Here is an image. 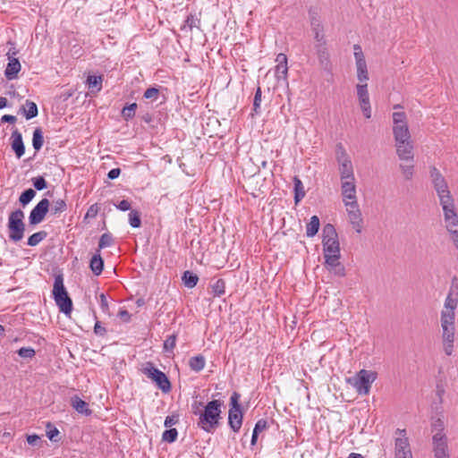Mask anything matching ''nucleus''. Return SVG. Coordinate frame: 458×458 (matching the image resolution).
<instances>
[{
  "label": "nucleus",
  "mask_w": 458,
  "mask_h": 458,
  "mask_svg": "<svg viewBox=\"0 0 458 458\" xmlns=\"http://www.w3.org/2000/svg\"><path fill=\"white\" fill-rule=\"evenodd\" d=\"M221 406L220 400H212L204 406L202 411H193L195 415H199L198 427L207 433H213L220 425Z\"/></svg>",
  "instance_id": "f257e3e1"
},
{
  "label": "nucleus",
  "mask_w": 458,
  "mask_h": 458,
  "mask_svg": "<svg viewBox=\"0 0 458 458\" xmlns=\"http://www.w3.org/2000/svg\"><path fill=\"white\" fill-rule=\"evenodd\" d=\"M322 245L324 258L330 255H341L340 243L338 234L335 226L328 223L326 224L322 230Z\"/></svg>",
  "instance_id": "f03ea898"
},
{
  "label": "nucleus",
  "mask_w": 458,
  "mask_h": 458,
  "mask_svg": "<svg viewBox=\"0 0 458 458\" xmlns=\"http://www.w3.org/2000/svg\"><path fill=\"white\" fill-rule=\"evenodd\" d=\"M377 372L360 369L355 376L347 378V383L352 386L359 394H369L371 384L377 379Z\"/></svg>",
  "instance_id": "7ed1b4c3"
},
{
  "label": "nucleus",
  "mask_w": 458,
  "mask_h": 458,
  "mask_svg": "<svg viewBox=\"0 0 458 458\" xmlns=\"http://www.w3.org/2000/svg\"><path fill=\"white\" fill-rule=\"evenodd\" d=\"M24 212L21 209H15L9 214L8 231L9 239L14 242L21 241L24 236L25 224L23 222Z\"/></svg>",
  "instance_id": "20e7f679"
},
{
  "label": "nucleus",
  "mask_w": 458,
  "mask_h": 458,
  "mask_svg": "<svg viewBox=\"0 0 458 458\" xmlns=\"http://www.w3.org/2000/svg\"><path fill=\"white\" fill-rule=\"evenodd\" d=\"M142 373L151 379L163 393L166 394L171 391L172 385L168 377L165 373L156 368L151 361L144 364Z\"/></svg>",
  "instance_id": "39448f33"
},
{
  "label": "nucleus",
  "mask_w": 458,
  "mask_h": 458,
  "mask_svg": "<svg viewBox=\"0 0 458 458\" xmlns=\"http://www.w3.org/2000/svg\"><path fill=\"white\" fill-rule=\"evenodd\" d=\"M240 397L239 393L233 392L230 398L228 424L233 432H238L242 425L243 411L239 403Z\"/></svg>",
  "instance_id": "423d86ee"
},
{
  "label": "nucleus",
  "mask_w": 458,
  "mask_h": 458,
  "mask_svg": "<svg viewBox=\"0 0 458 458\" xmlns=\"http://www.w3.org/2000/svg\"><path fill=\"white\" fill-rule=\"evenodd\" d=\"M439 200L444 210L445 220L447 223L446 227L457 226L458 216L455 212L454 199L450 192L439 196Z\"/></svg>",
  "instance_id": "0eeeda50"
},
{
  "label": "nucleus",
  "mask_w": 458,
  "mask_h": 458,
  "mask_svg": "<svg viewBox=\"0 0 458 458\" xmlns=\"http://www.w3.org/2000/svg\"><path fill=\"white\" fill-rule=\"evenodd\" d=\"M49 208L50 201L46 198L42 199L30 211L29 216V225L35 226L40 224L48 213Z\"/></svg>",
  "instance_id": "6e6552de"
},
{
  "label": "nucleus",
  "mask_w": 458,
  "mask_h": 458,
  "mask_svg": "<svg viewBox=\"0 0 458 458\" xmlns=\"http://www.w3.org/2000/svg\"><path fill=\"white\" fill-rule=\"evenodd\" d=\"M432 445L434 458H450L445 434L435 433L432 437Z\"/></svg>",
  "instance_id": "1a4fd4ad"
},
{
  "label": "nucleus",
  "mask_w": 458,
  "mask_h": 458,
  "mask_svg": "<svg viewBox=\"0 0 458 458\" xmlns=\"http://www.w3.org/2000/svg\"><path fill=\"white\" fill-rule=\"evenodd\" d=\"M341 255H328L325 257L324 267L336 276L343 277L346 275L344 266L339 261Z\"/></svg>",
  "instance_id": "9d476101"
},
{
  "label": "nucleus",
  "mask_w": 458,
  "mask_h": 458,
  "mask_svg": "<svg viewBox=\"0 0 458 458\" xmlns=\"http://www.w3.org/2000/svg\"><path fill=\"white\" fill-rule=\"evenodd\" d=\"M429 174L438 197L450 192L445 179L436 166L430 167Z\"/></svg>",
  "instance_id": "9b49d317"
},
{
  "label": "nucleus",
  "mask_w": 458,
  "mask_h": 458,
  "mask_svg": "<svg viewBox=\"0 0 458 458\" xmlns=\"http://www.w3.org/2000/svg\"><path fill=\"white\" fill-rule=\"evenodd\" d=\"M368 85L367 84H358L357 85V96L359 98L360 106L362 110V113L366 118L371 117V108L368 92Z\"/></svg>",
  "instance_id": "f8f14e48"
},
{
  "label": "nucleus",
  "mask_w": 458,
  "mask_h": 458,
  "mask_svg": "<svg viewBox=\"0 0 458 458\" xmlns=\"http://www.w3.org/2000/svg\"><path fill=\"white\" fill-rule=\"evenodd\" d=\"M394 458H413L408 437L395 438Z\"/></svg>",
  "instance_id": "ddd939ff"
},
{
  "label": "nucleus",
  "mask_w": 458,
  "mask_h": 458,
  "mask_svg": "<svg viewBox=\"0 0 458 458\" xmlns=\"http://www.w3.org/2000/svg\"><path fill=\"white\" fill-rule=\"evenodd\" d=\"M455 327H442V339L444 352L447 356L452 355L454 351Z\"/></svg>",
  "instance_id": "4468645a"
},
{
  "label": "nucleus",
  "mask_w": 458,
  "mask_h": 458,
  "mask_svg": "<svg viewBox=\"0 0 458 458\" xmlns=\"http://www.w3.org/2000/svg\"><path fill=\"white\" fill-rule=\"evenodd\" d=\"M16 51L12 53H8V64L4 71V76L7 80L12 81L17 78L18 73L21 71V64L18 58H15L13 55H16Z\"/></svg>",
  "instance_id": "2eb2a0df"
},
{
  "label": "nucleus",
  "mask_w": 458,
  "mask_h": 458,
  "mask_svg": "<svg viewBox=\"0 0 458 458\" xmlns=\"http://www.w3.org/2000/svg\"><path fill=\"white\" fill-rule=\"evenodd\" d=\"M11 147L17 158H21L25 153V145L23 143L22 135L15 129L12 132Z\"/></svg>",
  "instance_id": "dca6fc26"
},
{
  "label": "nucleus",
  "mask_w": 458,
  "mask_h": 458,
  "mask_svg": "<svg viewBox=\"0 0 458 458\" xmlns=\"http://www.w3.org/2000/svg\"><path fill=\"white\" fill-rule=\"evenodd\" d=\"M396 153L402 160H413V144L411 140L403 141V144L395 143Z\"/></svg>",
  "instance_id": "f3484780"
},
{
  "label": "nucleus",
  "mask_w": 458,
  "mask_h": 458,
  "mask_svg": "<svg viewBox=\"0 0 458 458\" xmlns=\"http://www.w3.org/2000/svg\"><path fill=\"white\" fill-rule=\"evenodd\" d=\"M393 133L395 143L403 144V141L411 140V134L407 124L394 125Z\"/></svg>",
  "instance_id": "a211bd4d"
},
{
  "label": "nucleus",
  "mask_w": 458,
  "mask_h": 458,
  "mask_svg": "<svg viewBox=\"0 0 458 458\" xmlns=\"http://www.w3.org/2000/svg\"><path fill=\"white\" fill-rule=\"evenodd\" d=\"M276 61L277 62V65L276 67V76L278 80L286 79L288 72L287 66V56L286 55L280 53L277 55Z\"/></svg>",
  "instance_id": "6ab92c4d"
},
{
  "label": "nucleus",
  "mask_w": 458,
  "mask_h": 458,
  "mask_svg": "<svg viewBox=\"0 0 458 458\" xmlns=\"http://www.w3.org/2000/svg\"><path fill=\"white\" fill-rule=\"evenodd\" d=\"M52 293L55 301L68 294L64 284V276L62 274H58L55 276Z\"/></svg>",
  "instance_id": "aec40b11"
},
{
  "label": "nucleus",
  "mask_w": 458,
  "mask_h": 458,
  "mask_svg": "<svg viewBox=\"0 0 458 458\" xmlns=\"http://www.w3.org/2000/svg\"><path fill=\"white\" fill-rule=\"evenodd\" d=\"M315 48L317 51L318 58L322 68L328 70L330 66L329 54L326 47V44H316Z\"/></svg>",
  "instance_id": "412c9836"
},
{
  "label": "nucleus",
  "mask_w": 458,
  "mask_h": 458,
  "mask_svg": "<svg viewBox=\"0 0 458 458\" xmlns=\"http://www.w3.org/2000/svg\"><path fill=\"white\" fill-rule=\"evenodd\" d=\"M342 195L344 198V201H346L347 199H356V186L354 184V181H342Z\"/></svg>",
  "instance_id": "4be33fe9"
},
{
  "label": "nucleus",
  "mask_w": 458,
  "mask_h": 458,
  "mask_svg": "<svg viewBox=\"0 0 458 458\" xmlns=\"http://www.w3.org/2000/svg\"><path fill=\"white\" fill-rule=\"evenodd\" d=\"M89 268L95 276L102 274L104 269V259L100 255L99 250L92 256L89 261Z\"/></svg>",
  "instance_id": "5701e85b"
},
{
  "label": "nucleus",
  "mask_w": 458,
  "mask_h": 458,
  "mask_svg": "<svg viewBox=\"0 0 458 458\" xmlns=\"http://www.w3.org/2000/svg\"><path fill=\"white\" fill-rule=\"evenodd\" d=\"M71 405L79 413L89 416L92 411L89 408V403L81 399L78 395H74L71 398Z\"/></svg>",
  "instance_id": "b1692460"
},
{
  "label": "nucleus",
  "mask_w": 458,
  "mask_h": 458,
  "mask_svg": "<svg viewBox=\"0 0 458 458\" xmlns=\"http://www.w3.org/2000/svg\"><path fill=\"white\" fill-rule=\"evenodd\" d=\"M20 111L24 114L27 120L35 118L38 114L37 104L29 99H27L25 105L20 108Z\"/></svg>",
  "instance_id": "393cba45"
},
{
  "label": "nucleus",
  "mask_w": 458,
  "mask_h": 458,
  "mask_svg": "<svg viewBox=\"0 0 458 458\" xmlns=\"http://www.w3.org/2000/svg\"><path fill=\"white\" fill-rule=\"evenodd\" d=\"M104 80L103 75H90L89 74L87 77L86 83L89 87V89L94 93V92H99L102 89V82Z\"/></svg>",
  "instance_id": "a878e982"
},
{
  "label": "nucleus",
  "mask_w": 458,
  "mask_h": 458,
  "mask_svg": "<svg viewBox=\"0 0 458 458\" xmlns=\"http://www.w3.org/2000/svg\"><path fill=\"white\" fill-rule=\"evenodd\" d=\"M59 310L65 315H70L72 310V301L69 294L63 296L55 301Z\"/></svg>",
  "instance_id": "bb28decb"
},
{
  "label": "nucleus",
  "mask_w": 458,
  "mask_h": 458,
  "mask_svg": "<svg viewBox=\"0 0 458 458\" xmlns=\"http://www.w3.org/2000/svg\"><path fill=\"white\" fill-rule=\"evenodd\" d=\"M348 217L356 232L361 233L363 219L360 210H351L348 213Z\"/></svg>",
  "instance_id": "cd10ccee"
},
{
  "label": "nucleus",
  "mask_w": 458,
  "mask_h": 458,
  "mask_svg": "<svg viewBox=\"0 0 458 458\" xmlns=\"http://www.w3.org/2000/svg\"><path fill=\"white\" fill-rule=\"evenodd\" d=\"M182 281L186 287L193 288L197 285L199 282V276L192 271L186 270L183 272L182 276Z\"/></svg>",
  "instance_id": "c85d7f7f"
},
{
  "label": "nucleus",
  "mask_w": 458,
  "mask_h": 458,
  "mask_svg": "<svg viewBox=\"0 0 458 458\" xmlns=\"http://www.w3.org/2000/svg\"><path fill=\"white\" fill-rule=\"evenodd\" d=\"M206 365L205 357L201 354L191 357L189 360V366L191 370L195 372L201 371Z\"/></svg>",
  "instance_id": "c756f323"
},
{
  "label": "nucleus",
  "mask_w": 458,
  "mask_h": 458,
  "mask_svg": "<svg viewBox=\"0 0 458 458\" xmlns=\"http://www.w3.org/2000/svg\"><path fill=\"white\" fill-rule=\"evenodd\" d=\"M320 227V221L318 216H312L310 223L307 224L306 226V235L308 237H314Z\"/></svg>",
  "instance_id": "7c9ffc66"
},
{
  "label": "nucleus",
  "mask_w": 458,
  "mask_h": 458,
  "mask_svg": "<svg viewBox=\"0 0 458 458\" xmlns=\"http://www.w3.org/2000/svg\"><path fill=\"white\" fill-rule=\"evenodd\" d=\"M335 158L338 162L339 165L342 164L352 163L350 157L346 153L345 148H344L342 143H337L335 147Z\"/></svg>",
  "instance_id": "2f4dec72"
},
{
  "label": "nucleus",
  "mask_w": 458,
  "mask_h": 458,
  "mask_svg": "<svg viewBox=\"0 0 458 458\" xmlns=\"http://www.w3.org/2000/svg\"><path fill=\"white\" fill-rule=\"evenodd\" d=\"M444 419H445V416L444 417L431 416V423H430L431 432L445 434L444 432L445 427Z\"/></svg>",
  "instance_id": "473e14b6"
},
{
  "label": "nucleus",
  "mask_w": 458,
  "mask_h": 458,
  "mask_svg": "<svg viewBox=\"0 0 458 458\" xmlns=\"http://www.w3.org/2000/svg\"><path fill=\"white\" fill-rule=\"evenodd\" d=\"M339 172H340V175H341V181H344V180L354 181L352 163L342 164L341 165H339Z\"/></svg>",
  "instance_id": "72a5a7b5"
},
{
  "label": "nucleus",
  "mask_w": 458,
  "mask_h": 458,
  "mask_svg": "<svg viewBox=\"0 0 458 458\" xmlns=\"http://www.w3.org/2000/svg\"><path fill=\"white\" fill-rule=\"evenodd\" d=\"M293 184H294V202L298 204L305 196V191L303 188V184L301 181L297 177H293Z\"/></svg>",
  "instance_id": "f704fd0d"
},
{
  "label": "nucleus",
  "mask_w": 458,
  "mask_h": 458,
  "mask_svg": "<svg viewBox=\"0 0 458 458\" xmlns=\"http://www.w3.org/2000/svg\"><path fill=\"white\" fill-rule=\"evenodd\" d=\"M44 144L43 131L40 127L34 130L32 135V146L36 152L39 151Z\"/></svg>",
  "instance_id": "c9c22d12"
},
{
  "label": "nucleus",
  "mask_w": 458,
  "mask_h": 458,
  "mask_svg": "<svg viewBox=\"0 0 458 458\" xmlns=\"http://www.w3.org/2000/svg\"><path fill=\"white\" fill-rule=\"evenodd\" d=\"M455 320V312L453 310H442L441 311V327H454Z\"/></svg>",
  "instance_id": "e433bc0d"
},
{
  "label": "nucleus",
  "mask_w": 458,
  "mask_h": 458,
  "mask_svg": "<svg viewBox=\"0 0 458 458\" xmlns=\"http://www.w3.org/2000/svg\"><path fill=\"white\" fill-rule=\"evenodd\" d=\"M36 191L29 188L21 192L19 197V203L22 208H25L36 196Z\"/></svg>",
  "instance_id": "4c0bfd02"
},
{
  "label": "nucleus",
  "mask_w": 458,
  "mask_h": 458,
  "mask_svg": "<svg viewBox=\"0 0 458 458\" xmlns=\"http://www.w3.org/2000/svg\"><path fill=\"white\" fill-rule=\"evenodd\" d=\"M309 17L311 29L317 30L319 26H322L320 15L317 7H310L309 9Z\"/></svg>",
  "instance_id": "58836bf2"
},
{
  "label": "nucleus",
  "mask_w": 458,
  "mask_h": 458,
  "mask_svg": "<svg viewBox=\"0 0 458 458\" xmlns=\"http://www.w3.org/2000/svg\"><path fill=\"white\" fill-rule=\"evenodd\" d=\"M47 236V233L46 231L37 232L28 238L27 244L31 247L37 246L41 241L46 239Z\"/></svg>",
  "instance_id": "ea45409f"
},
{
  "label": "nucleus",
  "mask_w": 458,
  "mask_h": 458,
  "mask_svg": "<svg viewBox=\"0 0 458 458\" xmlns=\"http://www.w3.org/2000/svg\"><path fill=\"white\" fill-rule=\"evenodd\" d=\"M47 437L51 440L52 442H58L60 441V431L51 423L47 422Z\"/></svg>",
  "instance_id": "a19ab883"
},
{
  "label": "nucleus",
  "mask_w": 458,
  "mask_h": 458,
  "mask_svg": "<svg viewBox=\"0 0 458 458\" xmlns=\"http://www.w3.org/2000/svg\"><path fill=\"white\" fill-rule=\"evenodd\" d=\"M129 223H130L131 226L133 228L140 227L141 226L140 212L136 209L131 210V212L129 214Z\"/></svg>",
  "instance_id": "79ce46f5"
},
{
  "label": "nucleus",
  "mask_w": 458,
  "mask_h": 458,
  "mask_svg": "<svg viewBox=\"0 0 458 458\" xmlns=\"http://www.w3.org/2000/svg\"><path fill=\"white\" fill-rule=\"evenodd\" d=\"M357 66V78L362 82L369 80V73L366 62L356 64Z\"/></svg>",
  "instance_id": "37998d69"
},
{
  "label": "nucleus",
  "mask_w": 458,
  "mask_h": 458,
  "mask_svg": "<svg viewBox=\"0 0 458 458\" xmlns=\"http://www.w3.org/2000/svg\"><path fill=\"white\" fill-rule=\"evenodd\" d=\"M53 215L60 214L67 209L66 202L64 199H57L53 201L51 208H49Z\"/></svg>",
  "instance_id": "c03bdc74"
},
{
  "label": "nucleus",
  "mask_w": 458,
  "mask_h": 458,
  "mask_svg": "<svg viewBox=\"0 0 458 458\" xmlns=\"http://www.w3.org/2000/svg\"><path fill=\"white\" fill-rule=\"evenodd\" d=\"M178 431L176 428H169L162 434V440L167 443H174L177 439Z\"/></svg>",
  "instance_id": "a18cd8bd"
},
{
  "label": "nucleus",
  "mask_w": 458,
  "mask_h": 458,
  "mask_svg": "<svg viewBox=\"0 0 458 458\" xmlns=\"http://www.w3.org/2000/svg\"><path fill=\"white\" fill-rule=\"evenodd\" d=\"M137 109V104L131 103L128 106H125L122 110V115L124 120L129 121L135 116V111Z\"/></svg>",
  "instance_id": "49530a36"
},
{
  "label": "nucleus",
  "mask_w": 458,
  "mask_h": 458,
  "mask_svg": "<svg viewBox=\"0 0 458 458\" xmlns=\"http://www.w3.org/2000/svg\"><path fill=\"white\" fill-rule=\"evenodd\" d=\"M200 26V19L195 18L193 14H190L187 16L183 26L181 28V30H184L186 27L189 28L190 30H191L193 28L199 29Z\"/></svg>",
  "instance_id": "de8ad7c7"
},
{
  "label": "nucleus",
  "mask_w": 458,
  "mask_h": 458,
  "mask_svg": "<svg viewBox=\"0 0 458 458\" xmlns=\"http://www.w3.org/2000/svg\"><path fill=\"white\" fill-rule=\"evenodd\" d=\"M215 296H222L225 293V282L224 279H218L211 285Z\"/></svg>",
  "instance_id": "09e8293b"
},
{
  "label": "nucleus",
  "mask_w": 458,
  "mask_h": 458,
  "mask_svg": "<svg viewBox=\"0 0 458 458\" xmlns=\"http://www.w3.org/2000/svg\"><path fill=\"white\" fill-rule=\"evenodd\" d=\"M113 242H114V238H113L112 234L109 233H105L100 236L98 250H100L101 249L109 247L113 244Z\"/></svg>",
  "instance_id": "8fccbe9b"
},
{
  "label": "nucleus",
  "mask_w": 458,
  "mask_h": 458,
  "mask_svg": "<svg viewBox=\"0 0 458 458\" xmlns=\"http://www.w3.org/2000/svg\"><path fill=\"white\" fill-rule=\"evenodd\" d=\"M262 98V90L261 88L259 86L256 89L254 99H253V108L252 111L258 114L260 113V102Z\"/></svg>",
  "instance_id": "3c124183"
},
{
  "label": "nucleus",
  "mask_w": 458,
  "mask_h": 458,
  "mask_svg": "<svg viewBox=\"0 0 458 458\" xmlns=\"http://www.w3.org/2000/svg\"><path fill=\"white\" fill-rule=\"evenodd\" d=\"M31 182L37 191H42L47 188V182L41 175L32 178Z\"/></svg>",
  "instance_id": "603ef678"
},
{
  "label": "nucleus",
  "mask_w": 458,
  "mask_h": 458,
  "mask_svg": "<svg viewBox=\"0 0 458 458\" xmlns=\"http://www.w3.org/2000/svg\"><path fill=\"white\" fill-rule=\"evenodd\" d=\"M16 352L23 359H32L36 355V352L32 347H21Z\"/></svg>",
  "instance_id": "864d4df0"
},
{
  "label": "nucleus",
  "mask_w": 458,
  "mask_h": 458,
  "mask_svg": "<svg viewBox=\"0 0 458 458\" xmlns=\"http://www.w3.org/2000/svg\"><path fill=\"white\" fill-rule=\"evenodd\" d=\"M176 337L175 334L168 336L167 339L164 342V351L167 352H173V350L176 344Z\"/></svg>",
  "instance_id": "5fc2aeb1"
},
{
  "label": "nucleus",
  "mask_w": 458,
  "mask_h": 458,
  "mask_svg": "<svg viewBox=\"0 0 458 458\" xmlns=\"http://www.w3.org/2000/svg\"><path fill=\"white\" fill-rule=\"evenodd\" d=\"M443 399H438L437 401H434L431 404V409L435 413L434 416H441L444 417V409H443Z\"/></svg>",
  "instance_id": "6e6d98bb"
},
{
  "label": "nucleus",
  "mask_w": 458,
  "mask_h": 458,
  "mask_svg": "<svg viewBox=\"0 0 458 458\" xmlns=\"http://www.w3.org/2000/svg\"><path fill=\"white\" fill-rule=\"evenodd\" d=\"M394 125L407 124L404 112H394L393 114Z\"/></svg>",
  "instance_id": "4d7b16f0"
},
{
  "label": "nucleus",
  "mask_w": 458,
  "mask_h": 458,
  "mask_svg": "<svg viewBox=\"0 0 458 458\" xmlns=\"http://www.w3.org/2000/svg\"><path fill=\"white\" fill-rule=\"evenodd\" d=\"M311 30L314 33V38L317 41V44H320V43L326 44L325 35L323 33V31H324L323 26H319L317 30L316 29H311Z\"/></svg>",
  "instance_id": "13d9d810"
},
{
  "label": "nucleus",
  "mask_w": 458,
  "mask_h": 458,
  "mask_svg": "<svg viewBox=\"0 0 458 458\" xmlns=\"http://www.w3.org/2000/svg\"><path fill=\"white\" fill-rule=\"evenodd\" d=\"M458 304V299L452 297L447 294V297L445 301V308L446 310H453L454 311Z\"/></svg>",
  "instance_id": "bf43d9fd"
},
{
  "label": "nucleus",
  "mask_w": 458,
  "mask_h": 458,
  "mask_svg": "<svg viewBox=\"0 0 458 458\" xmlns=\"http://www.w3.org/2000/svg\"><path fill=\"white\" fill-rule=\"evenodd\" d=\"M159 95V89L155 87H150L147 89L143 94V97L147 99L154 98L156 99Z\"/></svg>",
  "instance_id": "052dcab7"
},
{
  "label": "nucleus",
  "mask_w": 458,
  "mask_h": 458,
  "mask_svg": "<svg viewBox=\"0 0 458 458\" xmlns=\"http://www.w3.org/2000/svg\"><path fill=\"white\" fill-rule=\"evenodd\" d=\"M353 48H354V57L356 60V64L366 62L365 56L362 53L360 46L356 44V45H354Z\"/></svg>",
  "instance_id": "680f3d73"
},
{
  "label": "nucleus",
  "mask_w": 458,
  "mask_h": 458,
  "mask_svg": "<svg viewBox=\"0 0 458 458\" xmlns=\"http://www.w3.org/2000/svg\"><path fill=\"white\" fill-rule=\"evenodd\" d=\"M26 438H27V442L30 445L38 446V447H40L42 445L40 437L36 434L27 435Z\"/></svg>",
  "instance_id": "e2e57ef3"
},
{
  "label": "nucleus",
  "mask_w": 458,
  "mask_h": 458,
  "mask_svg": "<svg viewBox=\"0 0 458 458\" xmlns=\"http://www.w3.org/2000/svg\"><path fill=\"white\" fill-rule=\"evenodd\" d=\"M400 168L402 169L403 174L406 180H411L412 178L413 165H400Z\"/></svg>",
  "instance_id": "0e129e2a"
},
{
  "label": "nucleus",
  "mask_w": 458,
  "mask_h": 458,
  "mask_svg": "<svg viewBox=\"0 0 458 458\" xmlns=\"http://www.w3.org/2000/svg\"><path fill=\"white\" fill-rule=\"evenodd\" d=\"M178 421H179V415L172 414L165 418L164 425L165 428H171L172 426L177 424Z\"/></svg>",
  "instance_id": "69168bd1"
},
{
  "label": "nucleus",
  "mask_w": 458,
  "mask_h": 458,
  "mask_svg": "<svg viewBox=\"0 0 458 458\" xmlns=\"http://www.w3.org/2000/svg\"><path fill=\"white\" fill-rule=\"evenodd\" d=\"M267 428V421L264 419L259 420L254 427L253 432L259 434Z\"/></svg>",
  "instance_id": "338daca9"
},
{
  "label": "nucleus",
  "mask_w": 458,
  "mask_h": 458,
  "mask_svg": "<svg viewBox=\"0 0 458 458\" xmlns=\"http://www.w3.org/2000/svg\"><path fill=\"white\" fill-rule=\"evenodd\" d=\"M94 333L97 335L104 336L106 334V329L105 327L101 326L99 321H97L94 326Z\"/></svg>",
  "instance_id": "774afa93"
}]
</instances>
